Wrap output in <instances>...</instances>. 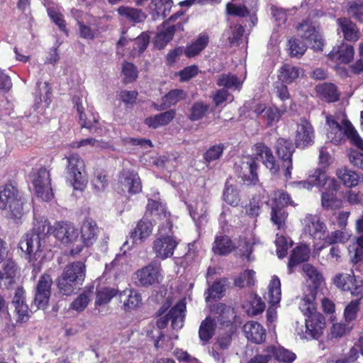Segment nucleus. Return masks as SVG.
Segmentation results:
<instances>
[{"label":"nucleus","instance_id":"obj_1","mask_svg":"<svg viewBox=\"0 0 363 363\" xmlns=\"http://www.w3.org/2000/svg\"><path fill=\"white\" fill-rule=\"evenodd\" d=\"M251 152L252 155L246 157L247 161L242 162V169L247 171V174L244 172L242 177L244 182L250 185H256L258 183L259 164L257 160H261L272 174L279 173V164L276 160L272 149L266 143L262 141L255 143L251 147Z\"/></svg>","mask_w":363,"mask_h":363},{"label":"nucleus","instance_id":"obj_2","mask_svg":"<svg viewBox=\"0 0 363 363\" xmlns=\"http://www.w3.org/2000/svg\"><path fill=\"white\" fill-rule=\"evenodd\" d=\"M52 225L48 219L40 218L35 219L30 232L25 234L18 243V247L27 255L28 262L35 267V262L41 256V240L52 235Z\"/></svg>","mask_w":363,"mask_h":363},{"label":"nucleus","instance_id":"obj_3","mask_svg":"<svg viewBox=\"0 0 363 363\" xmlns=\"http://www.w3.org/2000/svg\"><path fill=\"white\" fill-rule=\"evenodd\" d=\"M314 300V294L308 297H303L299 308L303 315L306 317V337L318 339L323 333L325 328V316L317 311V303Z\"/></svg>","mask_w":363,"mask_h":363},{"label":"nucleus","instance_id":"obj_4","mask_svg":"<svg viewBox=\"0 0 363 363\" xmlns=\"http://www.w3.org/2000/svg\"><path fill=\"white\" fill-rule=\"evenodd\" d=\"M23 205L22 196L15 182L0 186V209H8L12 218L19 219L23 214Z\"/></svg>","mask_w":363,"mask_h":363},{"label":"nucleus","instance_id":"obj_5","mask_svg":"<svg viewBox=\"0 0 363 363\" xmlns=\"http://www.w3.org/2000/svg\"><path fill=\"white\" fill-rule=\"evenodd\" d=\"M66 178L74 190L82 191L88 183L85 163L78 153H72L67 157Z\"/></svg>","mask_w":363,"mask_h":363},{"label":"nucleus","instance_id":"obj_6","mask_svg":"<svg viewBox=\"0 0 363 363\" xmlns=\"http://www.w3.org/2000/svg\"><path fill=\"white\" fill-rule=\"evenodd\" d=\"M184 16V11H179L163 22L160 31L155 37L154 45L159 50L163 49L174 38L177 31L184 30V25L187 20L179 19Z\"/></svg>","mask_w":363,"mask_h":363},{"label":"nucleus","instance_id":"obj_7","mask_svg":"<svg viewBox=\"0 0 363 363\" xmlns=\"http://www.w3.org/2000/svg\"><path fill=\"white\" fill-rule=\"evenodd\" d=\"M135 284L141 287H150L160 284L163 279L162 264L157 260L138 269L135 273Z\"/></svg>","mask_w":363,"mask_h":363},{"label":"nucleus","instance_id":"obj_8","mask_svg":"<svg viewBox=\"0 0 363 363\" xmlns=\"http://www.w3.org/2000/svg\"><path fill=\"white\" fill-rule=\"evenodd\" d=\"M297 31L301 32V38L311 44L315 51H322L325 45L323 35L320 32L319 23H315L310 18H305L296 25Z\"/></svg>","mask_w":363,"mask_h":363},{"label":"nucleus","instance_id":"obj_9","mask_svg":"<svg viewBox=\"0 0 363 363\" xmlns=\"http://www.w3.org/2000/svg\"><path fill=\"white\" fill-rule=\"evenodd\" d=\"M295 143L291 139L279 138L275 144V152L278 157L282 162L284 176L286 180L291 178L293 170V155L296 151Z\"/></svg>","mask_w":363,"mask_h":363},{"label":"nucleus","instance_id":"obj_10","mask_svg":"<svg viewBox=\"0 0 363 363\" xmlns=\"http://www.w3.org/2000/svg\"><path fill=\"white\" fill-rule=\"evenodd\" d=\"M33 184L38 197L46 201L52 199L54 194L51 187L50 174L45 167H42L38 170Z\"/></svg>","mask_w":363,"mask_h":363},{"label":"nucleus","instance_id":"obj_11","mask_svg":"<svg viewBox=\"0 0 363 363\" xmlns=\"http://www.w3.org/2000/svg\"><path fill=\"white\" fill-rule=\"evenodd\" d=\"M178 244L173 235H160L153 242L152 250L157 258L164 260L173 256Z\"/></svg>","mask_w":363,"mask_h":363},{"label":"nucleus","instance_id":"obj_12","mask_svg":"<svg viewBox=\"0 0 363 363\" xmlns=\"http://www.w3.org/2000/svg\"><path fill=\"white\" fill-rule=\"evenodd\" d=\"M52 279L50 274H43L40 276L35 293L34 302L38 309H45L48 305L51 295Z\"/></svg>","mask_w":363,"mask_h":363},{"label":"nucleus","instance_id":"obj_13","mask_svg":"<svg viewBox=\"0 0 363 363\" xmlns=\"http://www.w3.org/2000/svg\"><path fill=\"white\" fill-rule=\"evenodd\" d=\"M52 235L62 244L72 243L78 237L77 230L67 221H56L52 225Z\"/></svg>","mask_w":363,"mask_h":363},{"label":"nucleus","instance_id":"obj_14","mask_svg":"<svg viewBox=\"0 0 363 363\" xmlns=\"http://www.w3.org/2000/svg\"><path fill=\"white\" fill-rule=\"evenodd\" d=\"M118 184L121 185V192L125 190L129 194H136L142 191V183L138 173L130 170H123L118 177Z\"/></svg>","mask_w":363,"mask_h":363},{"label":"nucleus","instance_id":"obj_15","mask_svg":"<svg viewBox=\"0 0 363 363\" xmlns=\"http://www.w3.org/2000/svg\"><path fill=\"white\" fill-rule=\"evenodd\" d=\"M314 143V130L311 123L305 118H301L295 135V145L304 148Z\"/></svg>","mask_w":363,"mask_h":363},{"label":"nucleus","instance_id":"obj_16","mask_svg":"<svg viewBox=\"0 0 363 363\" xmlns=\"http://www.w3.org/2000/svg\"><path fill=\"white\" fill-rule=\"evenodd\" d=\"M304 230L308 233L313 240H321L324 239L327 227L318 215L308 214L304 218Z\"/></svg>","mask_w":363,"mask_h":363},{"label":"nucleus","instance_id":"obj_17","mask_svg":"<svg viewBox=\"0 0 363 363\" xmlns=\"http://www.w3.org/2000/svg\"><path fill=\"white\" fill-rule=\"evenodd\" d=\"M20 268L13 259H6L0 269V289L4 286L9 289L16 282V279L19 274Z\"/></svg>","mask_w":363,"mask_h":363},{"label":"nucleus","instance_id":"obj_18","mask_svg":"<svg viewBox=\"0 0 363 363\" xmlns=\"http://www.w3.org/2000/svg\"><path fill=\"white\" fill-rule=\"evenodd\" d=\"M354 54L352 45L342 43L340 45L333 48L328 53V57L329 60L340 64H349L353 60Z\"/></svg>","mask_w":363,"mask_h":363},{"label":"nucleus","instance_id":"obj_19","mask_svg":"<svg viewBox=\"0 0 363 363\" xmlns=\"http://www.w3.org/2000/svg\"><path fill=\"white\" fill-rule=\"evenodd\" d=\"M247 339L255 344H262L266 340V330L257 321H248L243 326Z\"/></svg>","mask_w":363,"mask_h":363},{"label":"nucleus","instance_id":"obj_20","mask_svg":"<svg viewBox=\"0 0 363 363\" xmlns=\"http://www.w3.org/2000/svg\"><path fill=\"white\" fill-rule=\"evenodd\" d=\"M99 228L94 220L86 218L81 227V238L84 245L89 247L96 242Z\"/></svg>","mask_w":363,"mask_h":363},{"label":"nucleus","instance_id":"obj_21","mask_svg":"<svg viewBox=\"0 0 363 363\" xmlns=\"http://www.w3.org/2000/svg\"><path fill=\"white\" fill-rule=\"evenodd\" d=\"M237 249L233 240L226 235H217L212 244V252L216 255L226 256Z\"/></svg>","mask_w":363,"mask_h":363},{"label":"nucleus","instance_id":"obj_22","mask_svg":"<svg viewBox=\"0 0 363 363\" xmlns=\"http://www.w3.org/2000/svg\"><path fill=\"white\" fill-rule=\"evenodd\" d=\"M337 23L342 33L345 40L356 42L359 38V30L357 24L351 18L340 17L337 18Z\"/></svg>","mask_w":363,"mask_h":363},{"label":"nucleus","instance_id":"obj_23","mask_svg":"<svg viewBox=\"0 0 363 363\" xmlns=\"http://www.w3.org/2000/svg\"><path fill=\"white\" fill-rule=\"evenodd\" d=\"M317 96L328 103H333L339 101L340 92L335 84L330 82H324L315 86Z\"/></svg>","mask_w":363,"mask_h":363},{"label":"nucleus","instance_id":"obj_24","mask_svg":"<svg viewBox=\"0 0 363 363\" xmlns=\"http://www.w3.org/2000/svg\"><path fill=\"white\" fill-rule=\"evenodd\" d=\"M152 223L147 218L140 219L136 227L130 232V238L133 244H137L138 241L141 242L148 238L152 231Z\"/></svg>","mask_w":363,"mask_h":363},{"label":"nucleus","instance_id":"obj_25","mask_svg":"<svg viewBox=\"0 0 363 363\" xmlns=\"http://www.w3.org/2000/svg\"><path fill=\"white\" fill-rule=\"evenodd\" d=\"M120 302L123 303L124 309H135L142 303L140 294L133 289L126 288L118 294Z\"/></svg>","mask_w":363,"mask_h":363},{"label":"nucleus","instance_id":"obj_26","mask_svg":"<svg viewBox=\"0 0 363 363\" xmlns=\"http://www.w3.org/2000/svg\"><path fill=\"white\" fill-rule=\"evenodd\" d=\"M175 116L176 111L169 109L154 116L147 117L144 121V123L150 128L157 129L160 126L168 125L175 118Z\"/></svg>","mask_w":363,"mask_h":363},{"label":"nucleus","instance_id":"obj_27","mask_svg":"<svg viewBox=\"0 0 363 363\" xmlns=\"http://www.w3.org/2000/svg\"><path fill=\"white\" fill-rule=\"evenodd\" d=\"M310 250L308 247L305 245H298L294 248L290 254L288 269L290 274L294 272V268L303 262H306L309 258Z\"/></svg>","mask_w":363,"mask_h":363},{"label":"nucleus","instance_id":"obj_28","mask_svg":"<svg viewBox=\"0 0 363 363\" xmlns=\"http://www.w3.org/2000/svg\"><path fill=\"white\" fill-rule=\"evenodd\" d=\"M62 274L71 279H75L77 283L83 284L86 276V266L81 261H74L67 264Z\"/></svg>","mask_w":363,"mask_h":363},{"label":"nucleus","instance_id":"obj_29","mask_svg":"<svg viewBox=\"0 0 363 363\" xmlns=\"http://www.w3.org/2000/svg\"><path fill=\"white\" fill-rule=\"evenodd\" d=\"M186 94L183 89H174L170 90L162 98V104L158 106L156 104L153 106L157 110L162 111L168 107L175 106L182 100L185 99Z\"/></svg>","mask_w":363,"mask_h":363},{"label":"nucleus","instance_id":"obj_30","mask_svg":"<svg viewBox=\"0 0 363 363\" xmlns=\"http://www.w3.org/2000/svg\"><path fill=\"white\" fill-rule=\"evenodd\" d=\"M301 70V68L298 67L284 63L279 69L278 79L281 83L291 84L298 78Z\"/></svg>","mask_w":363,"mask_h":363},{"label":"nucleus","instance_id":"obj_31","mask_svg":"<svg viewBox=\"0 0 363 363\" xmlns=\"http://www.w3.org/2000/svg\"><path fill=\"white\" fill-rule=\"evenodd\" d=\"M216 323L211 316L203 320L199 328V337L203 345L208 343L216 333Z\"/></svg>","mask_w":363,"mask_h":363},{"label":"nucleus","instance_id":"obj_32","mask_svg":"<svg viewBox=\"0 0 363 363\" xmlns=\"http://www.w3.org/2000/svg\"><path fill=\"white\" fill-rule=\"evenodd\" d=\"M186 310V303L183 301H179L167 313V315L172 322V326L174 329L181 328L183 326L184 315Z\"/></svg>","mask_w":363,"mask_h":363},{"label":"nucleus","instance_id":"obj_33","mask_svg":"<svg viewBox=\"0 0 363 363\" xmlns=\"http://www.w3.org/2000/svg\"><path fill=\"white\" fill-rule=\"evenodd\" d=\"M57 285L59 291L62 294L70 296L75 293V291L79 289L82 284L77 283L75 279H71L62 274L57 279Z\"/></svg>","mask_w":363,"mask_h":363},{"label":"nucleus","instance_id":"obj_34","mask_svg":"<svg viewBox=\"0 0 363 363\" xmlns=\"http://www.w3.org/2000/svg\"><path fill=\"white\" fill-rule=\"evenodd\" d=\"M336 175L342 184L348 188L357 186L360 179L359 174L346 167L338 169Z\"/></svg>","mask_w":363,"mask_h":363},{"label":"nucleus","instance_id":"obj_35","mask_svg":"<svg viewBox=\"0 0 363 363\" xmlns=\"http://www.w3.org/2000/svg\"><path fill=\"white\" fill-rule=\"evenodd\" d=\"M208 42L209 38L208 35L203 34L199 35L194 42L186 47V48L184 50V53L189 58L194 57L198 55L206 48Z\"/></svg>","mask_w":363,"mask_h":363},{"label":"nucleus","instance_id":"obj_36","mask_svg":"<svg viewBox=\"0 0 363 363\" xmlns=\"http://www.w3.org/2000/svg\"><path fill=\"white\" fill-rule=\"evenodd\" d=\"M172 0H154L151 5L152 14L155 18H164L170 12Z\"/></svg>","mask_w":363,"mask_h":363},{"label":"nucleus","instance_id":"obj_37","mask_svg":"<svg viewBox=\"0 0 363 363\" xmlns=\"http://www.w3.org/2000/svg\"><path fill=\"white\" fill-rule=\"evenodd\" d=\"M216 84L219 87H223V89L227 90L232 88L239 90L242 86V83L238 77L230 72L218 75L216 79Z\"/></svg>","mask_w":363,"mask_h":363},{"label":"nucleus","instance_id":"obj_38","mask_svg":"<svg viewBox=\"0 0 363 363\" xmlns=\"http://www.w3.org/2000/svg\"><path fill=\"white\" fill-rule=\"evenodd\" d=\"M209 104L202 101H197L190 108L188 118L191 121H199L209 113Z\"/></svg>","mask_w":363,"mask_h":363},{"label":"nucleus","instance_id":"obj_39","mask_svg":"<svg viewBox=\"0 0 363 363\" xmlns=\"http://www.w3.org/2000/svg\"><path fill=\"white\" fill-rule=\"evenodd\" d=\"M346 11L350 18L363 23V0H352L347 2Z\"/></svg>","mask_w":363,"mask_h":363},{"label":"nucleus","instance_id":"obj_40","mask_svg":"<svg viewBox=\"0 0 363 363\" xmlns=\"http://www.w3.org/2000/svg\"><path fill=\"white\" fill-rule=\"evenodd\" d=\"M342 124L345 126V134L347 138L357 148L363 150V140L360 138L352 123L347 118H344Z\"/></svg>","mask_w":363,"mask_h":363},{"label":"nucleus","instance_id":"obj_41","mask_svg":"<svg viewBox=\"0 0 363 363\" xmlns=\"http://www.w3.org/2000/svg\"><path fill=\"white\" fill-rule=\"evenodd\" d=\"M272 347V357L282 363H293L296 359V355L294 352L285 349L283 347H276L274 345H270Z\"/></svg>","mask_w":363,"mask_h":363},{"label":"nucleus","instance_id":"obj_42","mask_svg":"<svg viewBox=\"0 0 363 363\" xmlns=\"http://www.w3.org/2000/svg\"><path fill=\"white\" fill-rule=\"evenodd\" d=\"M269 302L272 306L279 303L281 300V282L277 276L272 277L268 286Z\"/></svg>","mask_w":363,"mask_h":363},{"label":"nucleus","instance_id":"obj_43","mask_svg":"<svg viewBox=\"0 0 363 363\" xmlns=\"http://www.w3.org/2000/svg\"><path fill=\"white\" fill-rule=\"evenodd\" d=\"M289 55L291 57L300 58L307 50V45L301 40L296 38H291L287 43Z\"/></svg>","mask_w":363,"mask_h":363},{"label":"nucleus","instance_id":"obj_44","mask_svg":"<svg viewBox=\"0 0 363 363\" xmlns=\"http://www.w3.org/2000/svg\"><path fill=\"white\" fill-rule=\"evenodd\" d=\"M355 276L350 274L339 273L333 278V283L339 289L344 291H349L354 281Z\"/></svg>","mask_w":363,"mask_h":363},{"label":"nucleus","instance_id":"obj_45","mask_svg":"<svg viewBox=\"0 0 363 363\" xmlns=\"http://www.w3.org/2000/svg\"><path fill=\"white\" fill-rule=\"evenodd\" d=\"M120 291L118 289L111 287H104L97 290L96 293V306H102L108 303L116 296H118Z\"/></svg>","mask_w":363,"mask_h":363},{"label":"nucleus","instance_id":"obj_46","mask_svg":"<svg viewBox=\"0 0 363 363\" xmlns=\"http://www.w3.org/2000/svg\"><path fill=\"white\" fill-rule=\"evenodd\" d=\"M288 206H296L289 194L283 189H277L275 191L274 193L272 206L285 208Z\"/></svg>","mask_w":363,"mask_h":363},{"label":"nucleus","instance_id":"obj_47","mask_svg":"<svg viewBox=\"0 0 363 363\" xmlns=\"http://www.w3.org/2000/svg\"><path fill=\"white\" fill-rule=\"evenodd\" d=\"M321 205L325 210L339 209L342 206L341 199H338L337 194L323 192L321 194Z\"/></svg>","mask_w":363,"mask_h":363},{"label":"nucleus","instance_id":"obj_48","mask_svg":"<svg viewBox=\"0 0 363 363\" xmlns=\"http://www.w3.org/2000/svg\"><path fill=\"white\" fill-rule=\"evenodd\" d=\"M94 287L80 294L71 303L70 308L77 312H82L90 302Z\"/></svg>","mask_w":363,"mask_h":363},{"label":"nucleus","instance_id":"obj_49","mask_svg":"<svg viewBox=\"0 0 363 363\" xmlns=\"http://www.w3.org/2000/svg\"><path fill=\"white\" fill-rule=\"evenodd\" d=\"M223 200L230 206L236 207L240 204V198L239 192L233 185L225 183L223 194Z\"/></svg>","mask_w":363,"mask_h":363},{"label":"nucleus","instance_id":"obj_50","mask_svg":"<svg viewBox=\"0 0 363 363\" xmlns=\"http://www.w3.org/2000/svg\"><path fill=\"white\" fill-rule=\"evenodd\" d=\"M118 13L122 16H125L128 21L134 23H140L145 18V14L140 9L121 6L118 9Z\"/></svg>","mask_w":363,"mask_h":363},{"label":"nucleus","instance_id":"obj_51","mask_svg":"<svg viewBox=\"0 0 363 363\" xmlns=\"http://www.w3.org/2000/svg\"><path fill=\"white\" fill-rule=\"evenodd\" d=\"M255 272L252 269L244 270L235 278L234 285L240 289L245 286L250 287L255 284Z\"/></svg>","mask_w":363,"mask_h":363},{"label":"nucleus","instance_id":"obj_52","mask_svg":"<svg viewBox=\"0 0 363 363\" xmlns=\"http://www.w3.org/2000/svg\"><path fill=\"white\" fill-rule=\"evenodd\" d=\"M225 145L223 143L214 145L210 147L203 155V158L206 164L219 160L223 155Z\"/></svg>","mask_w":363,"mask_h":363},{"label":"nucleus","instance_id":"obj_53","mask_svg":"<svg viewBox=\"0 0 363 363\" xmlns=\"http://www.w3.org/2000/svg\"><path fill=\"white\" fill-rule=\"evenodd\" d=\"M308 177L313 186L318 188H324L329 180V177L326 174V171L324 168L315 169L313 172L309 174Z\"/></svg>","mask_w":363,"mask_h":363},{"label":"nucleus","instance_id":"obj_54","mask_svg":"<svg viewBox=\"0 0 363 363\" xmlns=\"http://www.w3.org/2000/svg\"><path fill=\"white\" fill-rule=\"evenodd\" d=\"M270 216L272 222L277 226L278 229H281L285 225L288 213L285 208L272 206Z\"/></svg>","mask_w":363,"mask_h":363},{"label":"nucleus","instance_id":"obj_55","mask_svg":"<svg viewBox=\"0 0 363 363\" xmlns=\"http://www.w3.org/2000/svg\"><path fill=\"white\" fill-rule=\"evenodd\" d=\"M91 184L98 191H104L108 186V176L103 170H96L91 179Z\"/></svg>","mask_w":363,"mask_h":363},{"label":"nucleus","instance_id":"obj_56","mask_svg":"<svg viewBox=\"0 0 363 363\" xmlns=\"http://www.w3.org/2000/svg\"><path fill=\"white\" fill-rule=\"evenodd\" d=\"M150 35L143 32L140 35L134 39L133 52L134 54L141 55L147 48L150 43Z\"/></svg>","mask_w":363,"mask_h":363},{"label":"nucleus","instance_id":"obj_57","mask_svg":"<svg viewBox=\"0 0 363 363\" xmlns=\"http://www.w3.org/2000/svg\"><path fill=\"white\" fill-rule=\"evenodd\" d=\"M360 308V302L359 300L351 301L345 307L344 310V316L345 321L350 323L356 320L357 313Z\"/></svg>","mask_w":363,"mask_h":363},{"label":"nucleus","instance_id":"obj_58","mask_svg":"<svg viewBox=\"0 0 363 363\" xmlns=\"http://www.w3.org/2000/svg\"><path fill=\"white\" fill-rule=\"evenodd\" d=\"M308 279L311 281L312 284L308 286L309 292L308 294H305L303 297H308L310 295L314 294V300H315L317 290L320 288L323 281V275L317 270L315 273L308 278Z\"/></svg>","mask_w":363,"mask_h":363},{"label":"nucleus","instance_id":"obj_59","mask_svg":"<svg viewBox=\"0 0 363 363\" xmlns=\"http://www.w3.org/2000/svg\"><path fill=\"white\" fill-rule=\"evenodd\" d=\"M348 240L347 234L342 230H337L332 232L330 234L325 235L323 240L325 244L334 245L337 242H345Z\"/></svg>","mask_w":363,"mask_h":363},{"label":"nucleus","instance_id":"obj_60","mask_svg":"<svg viewBox=\"0 0 363 363\" xmlns=\"http://www.w3.org/2000/svg\"><path fill=\"white\" fill-rule=\"evenodd\" d=\"M225 281L226 279H224L223 282H222L220 279L216 280L211 286L208 289V296L213 299L220 298L225 292Z\"/></svg>","mask_w":363,"mask_h":363},{"label":"nucleus","instance_id":"obj_61","mask_svg":"<svg viewBox=\"0 0 363 363\" xmlns=\"http://www.w3.org/2000/svg\"><path fill=\"white\" fill-rule=\"evenodd\" d=\"M226 12L228 15L242 18L250 14V11L245 5L238 6L233 3H228L226 4Z\"/></svg>","mask_w":363,"mask_h":363},{"label":"nucleus","instance_id":"obj_62","mask_svg":"<svg viewBox=\"0 0 363 363\" xmlns=\"http://www.w3.org/2000/svg\"><path fill=\"white\" fill-rule=\"evenodd\" d=\"M286 108L285 107L283 111H281L275 106L267 108L264 113L267 125H271L274 122L279 121L281 115L286 111Z\"/></svg>","mask_w":363,"mask_h":363},{"label":"nucleus","instance_id":"obj_63","mask_svg":"<svg viewBox=\"0 0 363 363\" xmlns=\"http://www.w3.org/2000/svg\"><path fill=\"white\" fill-rule=\"evenodd\" d=\"M122 72L128 82H133L138 78V70L132 62H125L122 66Z\"/></svg>","mask_w":363,"mask_h":363},{"label":"nucleus","instance_id":"obj_64","mask_svg":"<svg viewBox=\"0 0 363 363\" xmlns=\"http://www.w3.org/2000/svg\"><path fill=\"white\" fill-rule=\"evenodd\" d=\"M272 347L267 346L262 350L261 354H257L252 357L247 363H268L272 359Z\"/></svg>","mask_w":363,"mask_h":363}]
</instances>
